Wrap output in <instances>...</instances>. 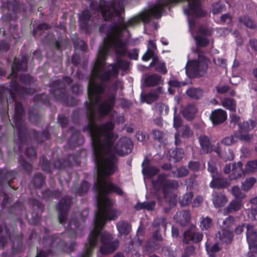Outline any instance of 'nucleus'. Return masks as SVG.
<instances>
[{"instance_id":"3","label":"nucleus","mask_w":257,"mask_h":257,"mask_svg":"<svg viewBox=\"0 0 257 257\" xmlns=\"http://www.w3.org/2000/svg\"><path fill=\"white\" fill-rule=\"evenodd\" d=\"M13 91L19 94H32L34 92L33 89L22 87L18 82L12 81L10 84V89H5L4 86L0 87V103H3L7 92H10V97H11L12 102H15V113L13 116V121L11 123L15 129L14 141L19 144V148H21V145L26 140L27 131L23 120L24 110L20 102L16 101L15 94Z\"/></svg>"},{"instance_id":"41","label":"nucleus","mask_w":257,"mask_h":257,"mask_svg":"<svg viewBox=\"0 0 257 257\" xmlns=\"http://www.w3.org/2000/svg\"><path fill=\"white\" fill-rule=\"evenodd\" d=\"M193 196V193L191 192H189L180 197L179 203L181 204V206H185L190 204L192 201Z\"/></svg>"},{"instance_id":"51","label":"nucleus","mask_w":257,"mask_h":257,"mask_svg":"<svg viewBox=\"0 0 257 257\" xmlns=\"http://www.w3.org/2000/svg\"><path fill=\"white\" fill-rule=\"evenodd\" d=\"M90 18V13L88 10H85L82 12L80 18V21L84 27L87 26Z\"/></svg>"},{"instance_id":"11","label":"nucleus","mask_w":257,"mask_h":257,"mask_svg":"<svg viewBox=\"0 0 257 257\" xmlns=\"http://www.w3.org/2000/svg\"><path fill=\"white\" fill-rule=\"evenodd\" d=\"M28 59L23 57L21 60L15 58L13 64L12 66L11 76L12 77L16 78L18 76L17 72L19 71H25L27 69Z\"/></svg>"},{"instance_id":"5","label":"nucleus","mask_w":257,"mask_h":257,"mask_svg":"<svg viewBox=\"0 0 257 257\" xmlns=\"http://www.w3.org/2000/svg\"><path fill=\"white\" fill-rule=\"evenodd\" d=\"M90 7L92 10L100 13L105 21L111 19L113 16L119 17L121 12L124 10L123 0H118L117 7L115 3L108 4L104 1L91 2Z\"/></svg>"},{"instance_id":"17","label":"nucleus","mask_w":257,"mask_h":257,"mask_svg":"<svg viewBox=\"0 0 257 257\" xmlns=\"http://www.w3.org/2000/svg\"><path fill=\"white\" fill-rule=\"evenodd\" d=\"M142 173L144 176L151 178L159 172V169L151 165L150 160L146 157L142 164Z\"/></svg>"},{"instance_id":"22","label":"nucleus","mask_w":257,"mask_h":257,"mask_svg":"<svg viewBox=\"0 0 257 257\" xmlns=\"http://www.w3.org/2000/svg\"><path fill=\"white\" fill-rule=\"evenodd\" d=\"M215 152L224 162L231 161L234 159V152L230 149H224L222 150L216 149Z\"/></svg>"},{"instance_id":"43","label":"nucleus","mask_w":257,"mask_h":257,"mask_svg":"<svg viewBox=\"0 0 257 257\" xmlns=\"http://www.w3.org/2000/svg\"><path fill=\"white\" fill-rule=\"evenodd\" d=\"M152 226L157 228H160V226H162L164 227V231H166L167 228L166 218L162 216L156 218L152 224Z\"/></svg>"},{"instance_id":"50","label":"nucleus","mask_w":257,"mask_h":257,"mask_svg":"<svg viewBox=\"0 0 257 257\" xmlns=\"http://www.w3.org/2000/svg\"><path fill=\"white\" fill-rule=\"evenodd\" d=\"M237 141L236 137L235 135V132L233 135L226 137L221 141V143L226 146H230L235 144Z\"/></svg>"},{"instance_id":"12","label":"nucleus","mask_w":257,"mask_h":257,"mask_svg":"<svg viewBox=\"0 0 257 257\" xmlns=\"http://www.w3.org/2000/svg\"><path fill=\"white\" fill-rule=\"evenodd\" d=\"M246 174L243 169V164L241 162H234L232 164V172L228 175L229 180H235L241 178Z\"/></svg>"},{"instance_id":"54","label":"nucleus","mask_w":257,"mask_h":257,"mask_svg":"<svg viewBox=\"0 0 257 257\" xmlns=\"http://www.w3.org/2000/svg\"><path fill=\"white\" fill-rule=\"evenodd\" d=\"M19 161L23 169L28 173H31L32 170V165L30 163H28L22 156L20 157Z\"/></svg>"},{"instance_id":"44","label":"nucleus","mask_w":257,"mask_h":257,"mask_svg":"<svg viewBox=\"0 0 257 257\" xmlns=\"http://www.w3.org/2000/svg\"><path fill=\"white\" fill-rule=\"evenodd\" d=\"M7 27L9 30L7 31L5 28H1V33H3V35H10L13 36V38H15L14 34L18 32V26L14 25L12 27L11 25H7Z\"/></svg>"},{"instance_id":"10","label":"nucleus","mask_w":257,"mask_h":257,"mask_svg":"<svg viewBox=\"0 0 257 257\" xmlns=\"http://www.w3.org/2000/svg\"><path fill=\"white\" fill-rule=\"evenodd\" d=\"M65 85L60 80L54 81L51 86V93L57 99H63L65 97Z\"/></svg>"},{"instance_id":"39","label":"nucleus","mask_w":257,"mask_h":257,"mask_svg":"<svg viewBox=\"0 0 257 257\" xmlns=\"http://www.w3.org/2000/svg\"><path fill=\"white\" fill-rule=\"evenodd\" d=\"M200 222V227L202 230H207L209 229L213 225L212 219L208 216H206L205 217H201Z\"/></svg>"},{"instance_id":"4","label":"nucleus","mask_w":257,"mask_h":257,"mask_svg":"<svg viewBox=\"0 0 257 257\" xmlns=\"http://www.w3.org/2000/svg\"><path fill=\"white\" fill-rule=\"evenodd\" d=\"M71 202V198L68 196L64 197L60 200L57 208L58 220L59 223L64 225L70 233H74L75 235L79 236L81 234L82 225L76 218H72L68 222L67 226H65Z\"/></svg>"},{"instance_id":"52","label":"nucleus","mask_w":257,"mask_h":257,"mask_svg":"<svg viewBox=\"0 0 257 257\" xmlns=\"http://www.w3.org/2000/svg\"><path fill=\"white\" fill-rule=\"evenodd\" d=\"M251 207L248 210V216L252 220H257V205L251 204Z\"/></svg>"},{"instance_id":"25","label":"nucleus","mask_w":257,"mask_h":257,"mask_svg":"<svg viewBox=\"0 0 257 257\" xmlns=\"http://www.w3.org/2000/svg\"><path fill=\"white\" fill-rule=\"evenodd\" d=\"M154 66H155V69L156 71L163 74H166L167 72L165 63L164 62L160 61L158 57L154 58L149 65V67Z\"/></svg>"},{"instance_id":"45","label":"nucleus","mask_w":257,"mask_h":257,"mask_svg":"<svg viewBox=\"0 0 257 257\" xmlns=\"http://www.w3.org/2000/svg\"><path fill=\"white\" fill-rule=\"evenodd\" d=\"M155 110L158 111L160 114H167L169 111V107L162 102H157L154 106Z\"/></svg>"},{"instance_id":"55","label":"nucleus","mask_w":257,"mask_h":257,"mask_svg":"<svg viewBox=\"0 0 257 257\" xmlns=\"http://www.w3.org/2000/svg\"><path fill=\"white\" fill-rule=\"evenodd\" d=\"M232 18V16L230 13H226L220 16V22L223 24L231 25Z\"/></svg>"},{"instance_id":"61","label":"nucleus","mask_w":257,"mask_h":257,"mask_svg":"<svg viewBox=\"0 0 257 257\" xmlns=\"http://www.w3.org/2000/svg\"><path fill=\"white\" fill-rule=\"evenodd\" d=\"M201 165L198 161H190L188 167L189 169L193 171H197L199 170Z\"/></svg>"},{"instance_id":"9","label":"nucleus","mask_w":257,"mask_h":257,"mask_svg":"<svg viewBox=\"0 0 257 257\" xmlns=\"http://www.w3.org/2000/svg\"><path fill=\"white\" fill-rule=\"evenodd\" d=\"M21 5L16 0L8 1L3 9V18H5L8 20L12 19V14L18 13L21 9Z\"/></svg>"},{"instance_id":"8","label":"nucleus","mask_w":257,"mask_h":257,"mask_svg":"<svg viewBox=\"0 0 257 257\" xmlns=\"http://www.w3.org/2000/svg\"><path fill=\"white\" fill-rule=\"evenodd\" d=\"M196 227L192 225L190 229L185 231L183 233L182 241L188 244L190 241L197 243L200 242L203 238V234L196 230Z\"/></svg>"},{"instance_id":"13","label":"nucleus","mask_w":257,"mask_h":257,"mask_svg":"<svg viewBox=\"0 0 257 257\" xmlns=\"http://www.w3.org/2000/svg\"><path fill=\"white\" fill-rule=\"evenodd\" d=\"M246 226V237L248 245L252 246L257 245V229L251 224L247 223Z\"/></svg>"},{"instance_id":"2","label":"nucleus","mask_w":257,"mask_h":257,"mask_svg":"<svg viewBox=\"0 0 257 257\" xmlns=\"http://www.w3.org/2000/svg\"><path fill=\"white\" fill-rule=\"evenodd\" d=\"M107 195L97 194V211L95 216L94 229L88 236V242L85 243L84 250L78 257H91L93 248L97 244L99 236L101 237L102 243L100 251L102 254L111 253L118 246V240H113L110 234L107 232L101 233L106 221L115 220L120 214L116 209L112 208L113 202Z\"/></svg>"},{"instance_id":"33","label":"nucleus","mask_w":257,"mask_h":257,"mask_svg":"<svg viewBox=\"0 0 257 257\" xmlns=\"http://www.w3.org/2000/svg\"><path fill=\"white\" fill-rule=\"evenodd\" d=\"M10 237V233L6 226H0V247L4 248L5 245L8 242V238Z\"/></svg>"},{"instance_id":"14","label":"nucleus","mask_w":257,"mask_h":257,"mask_svg":"<svg viewBox=\"0 0 257 257\" xmlns=\"http://www.w3.org/2000/svg\"><path fill=\"white\" fill-rule=\"evenodd\" d=\"M163 93H164L163 87L160 86L155 90L148 93H142L141 98L142 101L146 102L148 104H151L158 100L159 97V95Z\"/></svg>"},{"instance_id":"53","label":"nucleus","mask_w":257,"mask_h":257,"mask_svg":"<svg viewBox=\"0 0 257 257\" xmlns=\"http://www.w3.org/2000/svg\"><path fill=\"white\" fill-rule=\"evenodd\" d=\"M158 56L155 54L154 51L150 48H148L147 52L144 54L142 57V60L144 61H149L151 58L152 60H154V58L158 57Z\"/></svg>"},{"instance_id":"40","label":"nucleus","mask_w":257,"mask_h":257,"mask_svg":"<svg viewBox=\"0 0 257 257\" xmlns=\"http://www.w3.org/2000/svg\"><path fill=\"white\" fill-rule=\"evenodd\" d=\"M244 171L249 174L257 172V160L248 161L245 164Z\"/></svg>"},{"instance_id":"57","label":"nucleus","mask_w":257,"mask_h":257,"mask_svg":"<svg viewBox=\"0 0 257 257\" xmlns=\"http://www.w3.org/2000/svg\"><path fill=\"white\" fill-rule=\"evenodd\" d=\"M198 32L202 35H204L206 37H209L212 35V30L209 28L204 26H200Z\"/></svg>"},{"instance_id":"46","label":"nucleus","mask_w":257,"mask_h":257,"mask_svg":"<svg viewBox=\"0 0 257 257\" xmlns=\"http://www.w3.org/2000/svg\"><path fill=\"white\" fill-rule=\"evenodd\" d=\"M194 39L197 47H206L209 43V40L208 39L199 35L195 36Z\"/></svg>"},{"instance_id":"24","label":"nucleus","mask_w":257,"mask_h":257,"mask_svg":"<svg viewBox=\"0 0 257 257\" xmlns=\"http://www.w3.org/2000/svg\"><path fill=\"white\" fill-rule=\"evenodd\" d=\"M198 140L203 153L207 154L211 151L210 139L208 137L201 135L198 138Z\"/></svg>"},{"instance_id":"23","label":"nucleus","mask_w":257,"mask_h":257,"mask_svg":"<svg viewBox=\"0 0 257 257\" xmlns=\"http://www.w3.org/2000/svg\"><path fill=\"white\" fill-rule=\"evenodd\" d=\"M162 81V77L157 74H150L147 76L144 82L148 87H154L159 85Z\"/></svg>"},{"instance_id":"19","label":"nucleus","mask_w":257,"mask_h":257,"mask_svg":"<svg viewBox=\"0 0 257 257\" xmlns=\"http://www.w3.org/2000/svg\"><path fill=\"white\" fill-rule=\"evenodd\" d=\"M174 219L181 226H185L190 221L191 214L188 210H182L176 212Z\"/></svg>"},{"instance_id":"56","label":"nucleus","mask_w":257,"mask_h":257,"mask_svg":"<svg viewBox=\"0 0 257 257\" xmlns=\"http://www.w3.org/2000/svg\"><path fill=\"white\" fill-rule=\"evenodd\" d=\"M188 174V169L185 166H182L177 169L176 177L182 178L187 176Z\"/></svg>"},{"instance_id":"34","label":"nucleus","mask_w":257,"mask_h":257,"mask_svg":"<svg viewBox=\"0 0 257 257\" xmlns=\"http://www.w3.org/2000/svg\"><path fill=\"white\" fill-rule=\"evenodd\" d=\"M254 126V123L252 120L249 121H243L238 123V130L236 132L247 133L252 130Z\"/></svg>"},{"instance_id":"7","label":"nucleus","mask_w":257,"mask_h":257,"mask_svg":"<svg viewBox=\"0 0 257 257\" xmlns=\"http://www.w3.org/2000/svg\"><path fill=\"white\" fill-rule=\"evenodd\" d=\"M208 61L205 59L188 61L185 66L186 72L192 77L203 76L208 69Z\"/></svg>"},{"instance_id":"21","label":"nucleus","mask_w":257,"mask_h":257,"mask_svg":"<svg viewBox=\"0 0 257 257\" xmlns=\"http://www.w3.org/2000/svg\"><path fill=\"white\" fill-rule=\"evenodd\" d=\"M242 203L241 201L234 199L231 200L228 205L224 208L223 213L228 214L238 211L242 207Z\"/></svg>"},{"instance_id":"26","label":"nucleus","mask_w":257,"mask_h":257,"mask_svg":"<svg viewBox=\"0 0 257 257\" xmlns=\"http://www.w3.org/2000/svg\"><path fill=\"white\" fill-rule=\"evenodd\" d=\"M196 112L197 108L195 104L189 103L184 108L183 114L186 119H191L194 117Z\"/></svg>"},{"instance_id":"27","label":"nucleus","mask_w":257,"mask_h":257,"mask_svg":"<svg viewBox=\"0 0 257 257\" xmlns=\"http://www.w3.org/2000/svg\"><path fill=\"white\" fill-rule=\"evenodd\" d=\"M116 227L121 235H126L130 232L132 225L126 221H119L117 222Z\"/></svg>"},{"instance_id":"16","label":"nucleus","mask_w":257,"mask_h":257,"mask_svg":"<svg viewBox=\"0 0 257 257\" xmlns=\"http://www.w3.org/2000/svg\"><path fill=\"white\" fill-rule=\"evenodd\" d=\"M212 180L209 184L211 188L221 189L228 187L230 183L227 179L223 178L220 174L212 175Z\"/></svg>"},{"instance_id":"18","label":"nucleus","mask_w":257,"mask_h":257,"mask_svg":"<svg viewBox=\"0 0 257 257\" xmlns=\"http://www.w3.org/2000/svg\"><path fill=\"white\" fill-rule=\"evenodd\" d=\"M216 237L221 243L228 244L232 242L233 234L232 231L226 228H221L217 232Z\"/></svg>"},{"instance_id":"49","label":"nucleus","mask_w":257,"mask_h":257,"mask_svg":"<svg viewBox=\"0 0 257 257\" xmlns=\"http://www.w3.org/2000/svg\"><path fill=\"white\" fill-rule=\"evenodd\" d=\"M212 7V12L213 15L220 14L225 10V6L219 2L213 3Z\"/></svg>"},{"instance_id":"29","label":"nucleus","mask_w":257,"mask_h":257,"mask_svg":"<svg viewBox=\"0 0 257 257\" xmlns=\"http://www.w3.org/2000/svg\"><path fill=\"white\" fill-rule=\"evenodd\" d=\"M187 96L194 99H199L203 97V91L199 88L192 87L187 89L186 92Z\"/></svg>"},{"instance_id":"63","label":"nucleus","mask_w":257,"mask_h":257,"mask_svg":"<svg viewBox=\"0 0 257 257\" xmlns=\"http://www.w3.org/2000/svg\"><path fill=\"white\" fill-rule=\"evenodd\" d=\"M26 155L31 159L33 160L36 158V153L34 148L33 147L27 148L25 152Z\"/></svg>"},{"instance_id":"59","label":"nucleus","mask_w":257,"mask_h":257,"mask_svg":"<svg viewBox=\"0 0 257 257\" xmlns=\"http://www.w3.org/2000/svg\"><path fill=\"white\" fill-rule=\"evenodd\" d=\"M182 137L189 138L193 135V132L190 127L187 125L183 126L181 128Z\"/></svg>"},{"instance_id":"31","label":"nucleus","mask_w":257,"mask_h":257,"mask_svg":"<svg viewBox=\"0 0 257 257\" xmlns=\"http://www.w3.org/2000/svg\"><path fill=\"white\" fill-rule=\"evenodd\" d=\"M256 181L257 179L253 177L246 178L241 183V189L245 192L248 191L252 188Z\"/></svg>"},{"instance_id":"64","label":"nucleus","mask_w":257,"mask_h":257,"mask_svg":"<svg viewBox=\"0 0 257 257\" xmlns=\"http://www.w3.org/2000/svg\"><path fill=\"white\" fill-rule=\"evenodd\" d=\"M249 251L246 255V257H256L257 256V245L256 246H252L248 245Z\"/></svg>"},{"instance_id":"58","label":"nucleus","mask_w":257,"mask_h":257,"mask_svg":"<svg viewBox=\"0 0 257 257\" xmlns=\"http://www.w3.org/2000/svg\"><path fill=\"white\" fill-rule=\"evenodd\" d=\"M44 178L40 173H36L34 178V183L37 187L41 186L44 182Z\"/></svg>"},{"instance_id":"20","label":"nucleus","mask_w":257,"mask_h":257,"mask_svg":"<svg viewBox=\"0 0 257 257\" xmlns=\"http://www.w3.org/2000/svg\"><path fill=\"white\" fill-rule=\"evenodd\" d=\"M212 203L215 208L223 207L227 202L226 196L221 193L214 192L212 193Z\"/></svg>"},{"instance_id":"1","label":"nucleus","mask_w":257,"mask_h":257,"mask_svg":"<svg viewBox=\"0 0 257 257\" xmlns=\"http://www.w3.org/2000/svg\"><path fill=\"white\" fill-rule=\"evenodd\" d=\"M86 106L94 160L97 168L94 189L100 195H108L112 192L122 195L123 191L112 183L106 176L113 174L117 169V158L111 153L122 156L127 155L132 152L133 142L129 138H122L113 146L118 137L112 133L113 123L108 121L100 125H97L95 121L105 115L99 113L97 106Z\"/></svg>"},{"instance_id":"62","label":"nucleus","mask_w":257,"mask_h":257,"mask_svg":"<svg viewBox=\"0 0 257 257\" xmlns=\"http://www.w3.org/2000/svg\"><path fill=\"white\" fill-rule=\"evenodd\" d=\"M195 247L193 245L187 246L184 249V253L183 255L189 257L195 254Z\"/></svg>"},{"instance_id":"38","label":"nucleus","mask_w":257,"mask_h":257,"mask_svg":"<svg viewBox=\"0 0 257 257\" xmlns=\"http://www.w3.org/2000/svg\"><path fill=\"white\" fill-rule=\"evenodd\" d=\"M49 28V26L46 24L39 25L36 28H33L32 31L33 35L36 37L41 36L48 30Z\"/></svg>"},{"instance_id":"47","label":"nucleus","mask_w":257,"mask_h":257,"mask_svg":"<svg viewBox=\"0 0 257 257\" xmlns=\"http://www.w3.org/2000/svg\"><path fill=\"white\" fill-rule=\"evenodd\" d=\"M236 139L246 142H249L253 139V135L247 133L235 132Z\"/></svg>"},{"instance_id":"36","label":"nucleus","mask_w":257,"mask_h":257,"mask_svg":"<svg viewBox=\"0 0 257 257\" xmlns=\"http://www.w3.org/2000/svg\"><path fill=\"white\" fill-rule=\"evenodd\" d=\"M90 186L87 182L83 181L78 188L73 189V192L76 195L82 196L87 192Z\"/></svg>"},{"instance_id":"30","label":"nucleus","mask_w":257,"mask_h":257,"mask_svg":"<svg viewBox=\"0 0 257 257\" xmlns=\"http://www.w3.org/2000/svg\"><path fill=\"white\" fill-rule=\"evenodd\" d=\"M238 21L240 23L242 24L249 29H254L256 27L255 22L247 15L241 16L239 17Z\"/></svg>"},{"instance_id":"28","label":"nucleus","mask_w":257,"mask_h":257,"mask_svg":"<svg viewBox=\"0 0 257 257\" xmlns=\"http://www.w3.org/2000/svg\"><path fill=\"white\" fill-rule=\"evenodd\" d=\"M14 179L13 173L11 172H0V185L3 186L8 184L10 186V184Z\"/></svg>"},{"instance_id":"60","label":"nucleus","mask_w":257,"mask_h":257,"mask_svg":"<svg viewBox=\"0 0 257 257\" xmlns=\"http://www.w3.org/2000/svg\"><path fill=\"white\" fill-rule=\"evenodd\" d=\"M79 137V133L78 132H75L73 134L70 139L69 140L68 143L70 144L72 147H75L78 144L77 139Z\"/></svg>"},{"instance_id":"37","label":"nucleus","mask_w":257,"mask_h":257,"mask_svg":"<svg viewBox=\"0 0 257 257\" xmlns=\"http://www.w3.org/2000/svg\"><path fill=\"white\" fill-rule=\"evenodd\" d=\"M184 151L181 148H177L170 153V158L174 162L180 161L184 157Z\"/></svg>"},{"instance_id":"15","label":"nucleus","mask_w":257,"mask_h":257,"mask_svg":"<svg viewBox=\"0 0 257 257\" xmlns=\"http://www.w3.org/2000/svg\"><path fill=\"white\" fill-rule=\"evenodd\" d=\"M209 118L213 125H218L224 122L227 119V113L221 109H217L212 111Z\"/></svg>"},{"instance_id":"42","label":"nucleus","mask_w":257,"mask_h":257,"mask_svg":"<svg viewBox=\"0 0 257 257\" xmlns=\"http://www.w3.org/2000/svg\"><path fill=\"white\" fill-rule=\"evenodd\" d=\"M151 134L154 140L159 143H163L166 140V134L164 132L157 129L152 130Z\"/></svg>"},{"instance_id":"32","label":"nucleus","mask_w":257,"mask_h":257,"mask_svg":"<svg viewBox=\"0 0 257 257\" xmlns=\"http://www.w3.org/2000/svg\"><path fill=\"white\" fill-rule=\"evenodd\" d=\"M155 205L156 202L155 201L138 202L137 204L135 205V208L137 210L146 209L148 211H152L154 210Z\"/></svg>"},{"instance_id":"48","label":"nucleus","mask_w":257,"mask_h":257,"mask_svg":"<svg viewBox=\"0 0 257 257\" xmlns=\"http://www.w3.org/2000/svg\"><path fill=\"white\" fill-rule=\"evenodd\" d=\"M231 192L232 195L237 199L236 200L242 199L245 198V194L242 192L238 186H234L232 187Z\"/></svg>"},{"instance_id":"6","label":"nucleus","mask_w":257,"mask_h":257,"mask_svg":"<svg viewBox=\"0 0 257 257\" xmlns=\"http://www.w3.org/2000/svg\"><path fill=\"white\" fill-rule=\"evenodd\" d=\"M153 187L156 191L159 190L162 188L163 197L168 201V197L170 196V189H177L179 187L177 181L174 180H167V175L161 174L158 176L156 180L152 182Z\"/></svg>"},{"instance_id":"35","label":"nucleus","mask_w":257,"mask_h":257,"mask_svg":"<svg viewBox=\"0 0 257 257\" xmlns=\"http://www.w3.org/2000/svg\"><path fill=\"white\" fill-rule=\"evenodd\" d=\"M222 105L229 110L235 112L236 110V101L234 99L225 98L221 101Z\"/></svg>"}]
</instances>
